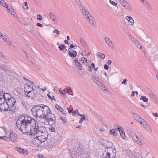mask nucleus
Masks as SVG:
<instances>
[{
  "mask_svg": "<svg viewBox=\"0 0 158 158\" xmlns=\"http://www.w3.org/2000/svg\"><path fill=\"white\" fill-rule=\"evenodd\" d=\"M16 125L18 129L23 134L35 136L39 133L40 128L35 120L28 116H22L17 119Z\"/></svg>",
  "mask_w": 158,
  "mask_h": 158,
  "instance_id": "obj_1",
  "label": "nucleus"
},
{
  "mask_svg": "<svg viewBox=\"0 0 158 158\" xmlns=\"http://www.w3.org/2000/svg\"><path fill=\"white\" fill-rule=\"evenodd\" d=\"M31 111L32 115L36 118L42 115L44 113L45 114L48 111H50V109L47 106L41 104L40 105L34 106Z\"/></svg>",
  "mask_w": 158,
  "mask_h": 158,
  "instance_id": "obj_2",
  "label": "nucleus"
},
{
  "mask_svg": "<svg viewBox=\"0 0 158 158\" xmlns=\"http://www.w3.org/2000/svg\"><path fill=\"white\" fill-rule=\"evenodd\" d=\"M79 9L86 18L87 21L94 27L95 26V20L93 16L89 13V12L83 6H80Z\"/></svg>",
  "mask_w": 158,
  "mask_h": 158,
  "instance_id": "obj_3",
  "label": "nucleus"
},
{
  "mask_svg": "<svg viewBox=\"0 0 158 158\" xmlns=\"http://www.w3.org/2000/svg\"><path fill=\"white\" fill-rule=\"evenodd\" d=\"M39 129V133L36 135L43 143L47 140L48 134L46 131L45 127H41Z\"/></svg>",
  "mask_w": 158,
  "mask_h": 158,
  "instance_id": "obj_4",
  "label": "nucleus"
},
{
  "mask_svg": "<svg viewBox=\"0 0 158 158\" xmlns=\"http://www.w3.org/2000/svg\"><path fill=\"white\" fill-rule=\"evenodd\" d=\"M87 61V59L85 57H82L78 61L77 58L74 59V63H73V65L75 66V67L77 68L78 70L79 71L81 70L82 68V64L85 63Z\"/></svg>",
  "mask_w": 158,
  "mask_h": 158,
  "instance_id": "obj_5",
  "label": "nucleus"
},
{
  "mask_svg": "<svg viewBox=\"0 0 158 158\" xmlns=\"http://www.w3.org/2000/svg\"><path fill=\"white\" fill-rule=\"evenodd\" d=\"M48 115L47 116V123H48L50 125H53L56 123V118L54 114L51 113V111L48 112Z\"/></svg>",
  "mask_w": 158,
  "mask_h": 158,
  "instance_id": "obj_6",
  "label": "nucleus"
},
{
  "mask_svg": "<svg viewBox=\"0 0 158 158\" xmlns=\"http://www.w3.org/2000/svg\"><path fill=\"white\" fill-rule=\"evenodd\" d=\"M49 111H48L45 114L44 113L42 115L36 117L37 119L40 122L46 124L47 123V116L48 115V113L49 112Z\"/></svg>",
  "mask_w": 158,
  "mask_h": 158,
  "instance_id": "obj_7",
  "label": "nucleus"
},
{
  "mask_svg": "<svg viewBox=\"0 0 158 158\" xmlns=\"http://www.w3.org/2000/svg\"><path fill=\"white\" fill-rule=\"evenodd\" d=\"M5 102V105H7L9 109H10V108L13 106L15 103L16 100L15 98L12 97Z\"/></svg>",
  "mask_w": 158,
  "mask_h": 158,
  "instance_id": "obj_8",
  "label": "nucleus"
},
{
  "mask_svg": "<svg viewBox=\"0 0 158 158\" xmlns=\"http://www.w3.org/2000/svg\"><path fill=\"white\" fill-rule=\"evenodd\" d=\"M131 40L135 45L140 49L142 48V46L139 42L134 37H133L131 39Z\"/></svg>",
  "mask_w": 158,
  "mask_h": 158,
  "instance_id": "obj_9",
  "label": "nucleus"
},
{
  "mask_svg": "<svg viewBox=\"0 0 158 158\" xmlns=\"http://www.w3.org/2000/svg\"><path fill=\"white\" fill-rule=\"evenodd\" d=\"M8 138V139H9L12 142H16L17 140V135L16 134H13V132L11 133L10 132V137Z\"/></svg>",
  "mask_w": 158,
  "mask_h": 158,
  "instance_id": "obj_10",
  "label": "nucleus"
},
{
  "mask_svg": "<svg viewBox=\"0 0 158 158\" xmlns=\"http://www.w3.org/2000/svg\"><path fill=\"white\" fill-rule=\"evenodd\" d=\"M5 104H5L4 105H3L2 104L0 105V111H6L9 110L10 111V112L11 113H13L15 112V110L14 109H6L5 106V105H6Z\"/></svg>",
  "mask_w": 158,
  "mask_h": 158,
  "instance_id": "obj_11",
  "label": "nucleus"
},
{
  "mask_svg": "<svg viewBox=\"0 0 158 158\" xmlns=\"http://www.w3.org/2000/svg\"><path fill=\"white\" fill-rule=\"evenodd\" d=\"M132 139L136 142V143L141 145L142 144V143L141 140L139 139V138L135 134H133L132 136Z\"/></svg>",
  "mask_w": 158,
  "mask_h": 158,
  "instance_id": "obj_12",
  "label": "nucleus"
},
{
  "mask_svg": "<svg viewBox=\"0 0 158 158\" xmlns=\"http://www.w3.org/2000/svg\"><path fill=\"white\" fill-rule=\"evenodd\" d=\"M126 19L127 20V23L128 25L131 26L134 24V20L131 16H127L126 17Z\"/></svg>",
  "mask_w": 158,
  "mask_h": 158,
  "instance_id": "obj_13",
  "label": "nucleus"
},
{
  "mask_svg": "<svg viewBox=\"0 0 158 158\" xmlns=\"http://www.w3.org/2000/svg\"><path fill=\"white\" fill-rule=\"evenodd\" d=\"M2 97L3 98L5 102L13 97L11 95L8 93H4L3 91V94H2Z\"/></svg>",
  "mask_w": 158,
  "mask_h": 158,
  "instance_id": "obj_14",
  "label": "nucleus"
},
{
  "mask_svg": "<svg viewBox=\"0 0 158 158\" xmlns=\"http://www.w3.org/2000/svg\"><path fill=\"white\" fill-rule=\"evenodd\" d=\"M68 54L70 57L74 58L77 55V52L73 50H70L68 52Z\"/></svg>",
  "mask_w": 158,
  "mask_h": 158,
  "instance_id": "obj_15",
  "label": "nucleus"
},
{
  "mask_svg": "<svg viewBox=\"0 0 158 158\" xmlns=\"http://www.w3.org/2000/svg\"><path fill=\"white\" fill-rule=\"evenodd\" d=\"M33 142L34 144L37 145L38 146L40 145L41 143H43L41 142V140H40V139L38 138V137L37 136L33 140Z\"/></svg>",
  "mask_w": 158,
  "mask_h": 158,
  "instance_id": "obj_16",
  "label": "nucleus"
},
{
  "mask_svg": "<svg viewBox=\"0 0 158 158\" xmlns=\"http://www.w3.org/2000/svg\"><path fill=\"white\" fill-rule=\"evenodd\" d=\"M25 92L27 93V94H26V96L28 97L29 98H33V92L32 90H27V88L25 87Z\"/></svg>",
  "mask_w": 158,
  "mask_h": 158,
  "instance_id": "obj_17",
  "label": "nucleus"
},
{
  "mask_svg": "<svg viewBox=\"0 0 158 158\" xmlns=\"http://www.w3.org/2000/svg\"><path fill=\"white\" fill-rule=\"evenodd\" d=\"M80 41L81 42V44L82 46L85 48L86 50L88 51V46L86 45V44L84 40L82 38H81L80 39Z\"/></svg>",
  "mask_w": 158,
  "mask_h": 158,
  "instance_id": "obj_18",
  "label": "nucleus"
},
{
  "mask_svg": "<svg viewBox=\"0 0 158 158\" xmlns=\"http://www.w3.org/2000/svg\"><path fill=\"white\" fill-rule=\"evenodd\" d=\"M93 80L94 82L99 87H100L103 84L100 81L98 80V79L97 78L94 77L93 78Z\"/></svg>",
  "mask_w": 158,
  "mask_h": 158,
  "instance_id": "obj_19",
  "label": "nucleus"
},
{
  "mask_svg": "<svg viewBox=\"0 0 158 158\" xmlns=\"http://www.w3.org/2000/svg\"><path fill=\"white\" fill-rule=\"evenodd\" d=\"M105 40L107 44H108L109 47H113L112 42L108 37H105Z\"/></svg>",
  "mask_w": 158,
  "mask_h": 158,
  "instance_id": "obj_20",
  "label": "nucleus"
},
{
  "mask_svg": "<svg viewBox=\"0 0 158 158\" xmlns=\"http://www.w3.org/2000/svg\"><path fill=\"white\" fill-rule=\"evenodd\" d=\"M1 60L2 62L5 64H8L9 63V60L6 58V57L3 55V56L1 57Z\"/></svg>",
  "mask_w": 158,
  "mask_h": 158,
  "instance_id": "obj_21",
  "label": "nucleus"
},
{
  "mask_svg": "<svg viewBox=\"0 0 158 158\" xmlns=\"http://www.w3.org/2000/svg\"><path fill=\"white\" fill-rule=\"evenodd\" d=\"M15 92H16L18 95L19 96H20L23 93V89H22L21 88L19 87H18L15 89Z\"/></svg>",
  "mask_w": 158,
  "mask_h": 158,
  "instance_id": "obj_22",
  "label": "nucleus"
},
{
  "mask_svg": "<svg viewBox=\"0 0 158 158\" xmlns=\"http://www.w3.org/2000/svg\"><path fill=\"white\" fill-rule=\"evenodd\" d=\"M2 94H3V91L0 92V105H4L5 101L3 98L2 97Z\"/></svg>",
  "mask_w": 158,
  "mask_h": 158,
  "instance_id": "obj_23",
  "label": "nucleus"
},
{
  "mask_svg": "<svg viewBox=\"0 0 158 158\" xmlns=\"http://www.w3.org/2000/svg\"><path fill=\"white\" fill-rule=\"evenodd\" d=\"M58 48L61 51L64 52L67 51V50L66 49V46L64 44L60 45L58 47Z\"/></svg>",
  "mask_w": 158,
  "mask_h": 158,
  "instance_id": "obj_24",
  "label": "nucleus"
},
{
  "mask_svg": "<svg viewBox=\"0 0 158 158\" xmlns=\"http://www.w3.org/2000/svg\"><path fill=\"white\" fill-rule=\"evenodd\" d=\"M49 15L51 19H52L54 21H55L56 16L52 12H50L49 13Z\"/></svg>",
  "mask_w": 158,
  "mask_h": 158,
  "instance_id": "obj_25",
  "label": "nucleus"
},
{
  "mask_svg": "<svg viewBox=\"0 0 158 158\" xmlns=\"http://www.w3.org/2000/svg\"><path fill=\"white\" fill-rule=\"evenodd\" d=\"M119 2H120L121 4L126 8H126V5L127 4V2L125 0H118Z\"/></svg>",
  "mask_w": 158,
  "mask_h": 158,
  "instance_id": "obj_26",
  "label": "nucleus"
},
{
  "mask_svg": "<svg viewBox=\"0 0 158 158\" xmlns=\"http://www.w3.org/2000/svg\"><path fill=\"white\" fill-rule=\"evenodd\" d=\"M97 54L98 56V58H101L103 59H104L105 57V55L103 53H100L98 52Z\"/></svg>",
  "mask_w": 158,
  "mask_h": 158,
  "instance_id": "obj_27",
  "label": "nucleus"
},
{
  "mask_svg": "<svg viewBox=\"0 0 158 158\" xmlns=\"http://www.w3.org/2000/svg\"><path fill=\"white\" fill-rule=\"evenodd\" d=\"M0 37L3 39L5 41H7V38L5 35L2 34L1 31H0Z\"/></svg>",
  "mask_w": 158,
  "mask_h": 158,
  "instance_id": "obj_28",
  "label": "nucleus"
},
{
  "mask_svg": "<svg viewBox=\"0 0 158 158\" xmlns=\"http://www.w3.org/2000/svg\"><path fill=\"white\" fill-rule=\"evenodd\" d=\"M145 130L147 131L148 132L151 133L152 132V129L149 125L148 124L147 126H146L145 128H144Z\"/></svg>",
  "mask_w": 158,
  "mask_h": 158,
  "instance_id": "obj_29",
  "label": "nucleus"
},
{
  "mask_svg": "<svg viewBox=\"0 0 158 158\" xmlns=\"http://www.w3.org/2000/svg\"><path fill=\"white\" fill-rule=\"evenodd\" d=\"M140 99L144 102H147L148 101V98L145 96H141Z\"/></svg>",
  "mask_w": 158,
  "mask_h": 158,
  "instance_id": "obj_30",
  "label": "nucleus"
},
{
  "mask_svg": "<svg viewBox=\"0 0 158 158\" xmlns=\"http://www.w3.org/2000/svg\"><path fill=\"white\" fill-rule=\"evenodd\" d=\"M109 133L110 135H113L114 136H117L116 133L115 132L114 130L113 129H111Z\"/></svg>",
  "mask_w": 158,
  "mask_h": 158,
  "instance_id": "obj_31",
  "label": "nucleus"
},
{
  "mask_svg": "<svg viewBox=\"0 0 158 158\" xmlns=\"http://www.w3.org/2000/svg\"><path fill=\"white\" fill-rule=\"evenodd\" d=\"M121 137L123 139H124L125 138V134L123 130L121 131L120 132Z\"/></svg>",
  "mask_w": 158,
  "mask_h": 158,
  "instance_id": "obj_32",
  "label": "nucleus"
},
{
  "mask_svg": "<svg viewBox=\"0 0 158 158\" xmlns=\"http://www.w3.org/2000/svg\"><path fill=\"white\" fill-rule=\"evenodd\" d=\"M55 108L57 110L60 111V112H62L63 111V109L62 107L59 105L56 104L55 106Z\"/></svg>",
  "mask_w": 158,
  "mask_h": 158,
  "instance_id": "obj_33",
  "label": "nucleus"
},
{
  "mask_svg": "<svg viewBox=\"0 0 158 158\" xmlns=\"http://www.w3.org/2000/svg\"><path fill=\"white\" fill-rule=\"evenodd\" d=\"M133 117L135 120L137 121L141 117L138 114L135 113L133 114Z\"/></svg>",
  "mask_w": 158,
  "mask_h": 158,
  "instance_id": "obj_34",
  "label": "nucleus"
},
{
  "mask_svg": "<svg viewBox=\"0 0 158 158\" xmlns=\"http://www.w3.org/2000/svg\"><path fill=\"white\" fill-rule=\"evenodd\" d=\"M125 32L127 34L128 38L130 39H131L133 37L131 36V33L129 31V30H126Z\"/></svg>",
  "mask_w": 158,
  "mask_h": 158,
  "instance_id": "obj_35",
  "label": "nucleus"
},
{
  "mask_svg": "<svg viewBox=\"0 0 158 158\" xmlns=\"http://www.w3.org/2000/svg\"><path fill=\"white\" fill-rule=\"evenodd\" d=\"M140 1H141L143 2V4L144 5L147 7H148V6H150L149 3L146 1H144L143 0H140Z\"/></svg>",
  "mask_w": 158,
  "mask_h": 158,
  "instance_id": "obj_36",
  "label": "nucleus"
},
{
  "mask_svg": "<svg viewBox=\"0 0 158 158\" xmlns=\"http://www.w3.org/2000/svg\"><path fill=\"white\" fill-rule=\"evenodd\" d=\"M151 99L155 103H157L158 102V100L157 98L155 96Z\"/></svg>",
  "mask_w": 158,
  "mask_h": 158,
  "instance_id": "obj_37",
  "label": "nucleus"
},
{
  "mask_svg": "<svg viewBox=\"0 0 158 158\" xmlns=\"http://www.w3.org/2000/svg\"><path fill=\"white\" fill-rule=\"evenodd\" d=\"M15 149L18 152H19L20 153V152H21L22 150H23V151H24V150L23 149L21 148H19V147H15Z\"/></svg>",
  "mask_w": 158,
  "mask_h": 158,
  "instance_id": "obj_38",
  "label": "nucleus"
},
{
  "mask_svg": "<svg viewBox=\"0 0 158 158\" xmlns=\"http://www.w3.org/2000/svg\"><path fill=\"white\" fill-rule=\"evenodd\" d=\"M24 151L23 150H22L21 152H20V153L24 155H26V154H28V151L27 150H26L24 149Z\"/></svg>",
  "mask_w": 158,
  "mask_h": 158,
  "instance_id": "obj_39",
  "label": "nucleus"
},
{
  "mask_svg": "<svg viewBox=\"0 0 158 158\" xmlns=\"http://www.w3.org/2000/svg\"><path fill=\"white\" fill-rule=\"evenodd\" d=\"M1 4L3 6H5L6 5V2L3 0H2L0 2Z\"/></svg>",
  "mask_w": 158,
  "mask_h": 158,
  "instance_id": "obj_40",
  "label": "nucleus"
},
{
  "mask_svg": "<svg viewBox=\"0 0 158 158\" xmlns=\"http://www.w3.org/2000/svg\"><path fill=\"white\" fill-rule=\"evenodd\" d=\"M43 17L40 15H38L37 16V20L41 21Z\"/></svg>",
  "mask_w": 158,
  "mask_h": 158,
  "instance_id": "obj_41",
  "label": "nucleus"
},
{
  "mask_svg": "<svg viewBox=\"0 0 158 158\" xmlns=\"http://www.w3.org/2000/svg\"><path fill=\"white\" fill-rule=\"evenodd\" d=\"M82 116H81L82 117H81L79 121V123H81L83 121V120H85V116L83 115H82Z\"/></svg>",
  "mask_w": 158,
  "mask_h": 158,
  "instance_id": "obj_42",
  "label": "nucleus"
},
{
  "mask_svg": "<svg viewBox=\"0 0 158 158\" xmlns=\"http://www.w3.org/2000/svg\"><path fill=\"white\" fill-rule=\"evenodd\" d=\"M23 8L24 9H28V7L27 6V2H25L24 3V5L23 6Z\"/></svg>",
  "mask_w": 158,
  "mask_h": 158,
  "instance_id": "obj_43",
  "label": "nucleus"
},
{
  "mask_svg": "<svg viewBox=\"0 0 158 158\" xmlns=\"http://www.w3.org/2000/svg\"><path fill=\"white\" fill-rule=\"evenodd\" d=\"M48 98L51 100H52L53 99L54 100V101H56V99L55 98V97L54 96H52V97H51L49 94H48Z\"/></svg>",
  "mask_w": 158,
  "mask_h": 158,
  "instance_id": "obj_44",
  "label": "nucleus"
},
{
  "mask_svg": "<svg viewBox=\"0 0 158 158\" xmlns=\"http://www.w3.org/2000/svg\"><path fill=\"white\" fill-rule=\"evenodd\" d=\"M101 89H104L105 91H107V88L105 87L104 85L103 84L100 87Z\"/></svg>",
  "mask_w": 158,
  "mask_h": 158,
  "instance_id": "obj_45",
  "label": "nucleus"
},
{
  "mask_svg": "<svg viewBox=\"0 0 158 158\" xmlns=\"http://www.w3.org/2000/svg\"><path fill=\"white\" fill-rule=\"evenodd\" d=\"M126 152L127 153V154L129 155V156H131V155H132V154L130 150H126Z\"/></svg>",
  "mask_w": 158,
  "mask_h": 158,
  "instance_id": "obj_46",
  "label": "nucleus"
},
{
  "mask_svg": "<svg viewBox=\"0 0 158 158\" xmlns=\"http://www.w3.org/2000/svg\"><path fill=\"white\" fill-rule=\"evenodd\" d=\"M110 2L112 5L114 6H116L117 5V3L114 2L112 1L111 0H110Z\"/></svg>",
  "mask_w": 158,
  "mask_h": 158,
  "instance_id": "obj_47",
  "label": "nucleus"
},
{
  "mask_svg": "<svg viewBox=\"0 0 158 158\" xmlns=\"http://www.w3.org/2000/svg\"><path fill=\"white\" fill-rule=\"evenodd\" d=\"M60 119L63 123H65L67 121L66 119L65 118H63L62 116L60 117Z\"/></svg>",
  "mask_w": 158,
  "mask_h": 158,
  "instance_id": "obj_48",
  "label": "nucleus"
},
{
  "mask_svg": "<svg viewBox=\"0 0 158 158\" xmlns=\"http://www.w3.org/2000/svg\"><path fill=\"white\" fill-rule=\"evenodd\" d=\"M65 91L67 92L68 93H70L71 92L72 90L70 89H69L68 88L66 87L64 88Z\"/></svg>",
  "mask_w": 158,
  "mask_h": 158,
  "instance_id": "obj_49",
  "label": "nucleus"
},
{
  "mask_svg": "<svg viewBox=\"0 0 158 158\" xmlns=\"http://www.w3.org/2000/svg\"><path fill=\"white\" fill-rule=\"evenodd\" d=\"M77 4L80 6H81V2L79 0H74Z\"/></svg>",
  "mask_w": 158,
  "mask_h": 158,
  "instance_id": "obj_50",
  "label": "nucleus"
},
{
  "mask_svg": "<svg viewBox=\"0 0 158 158\" xmlns=\"http://www.w3.org/2000/svg\"><path fill=\"white\" fill-rule=\"evenodd\" d=\"M4 139L5 140H6L7 139H8V137H7L6 136H0V139Z\"/></svg>",
  "mask_w": 158,
  "mask_h": 158,
  "instance_id": "obj_51",
  "label": "nucleus"
},
{
  "mask_svg": "<svg viewBox=\"0 0 158 158\" xmlns=\"http://www.w3.org/2000/svg\"><path fill=\"white\" fill-rule=\"evenodd\" d=\"M127 79H124L123 80V81L122 82V84H124L125 85H126L127 84Z\"/></svg>",
  "mask_w": 158,
  "mask_h": 158,
  "instance_id": "obj_52",
  "label": "nucleus"
},
{
  "mask_svg": "<svg viewBox=\"0 0 158 158\" xmlns=\"http://www.w3.org/2000/svg\"><path fill=\"white\" fill-rule=\"evenodd\" d=\"M149 96L151 99H152L155 96L154 94L152 93H150L149 94Z\"/></svg>",
  "mask_w": 158,
  "mask_h": 158,
  "instance_id": "obj_53",
  "label": "nucleus"
},
{
  "mask_svg": "<svg viewBox=\"0 0 158 158\" xmlns=\"http://www.w3.org/2000/svg\"><path fill=\"white\" fill-rule=\"evenodd\" d=\"M147 123H148L144 120L143 122L141 123V124L143 126L147 124Z\"/></svg>",
  "mask_w": 158,
  "mask_h": 158,
  "instance_id": "obj_54",
  "label": "nucleus"
},
{
  "mask_svg": "<svg viewBox=\"0 0 158 158\" xmlns=\"http://www.w3.org/2000/svg\"><path fill=\"white\" fill-rule=\"evenodd\" d=\"M2 64H0V69H2L3 71H6L7 70L5 69V68L3 67L2 65Z\"/></svg>",
  "mask_w": 158,
  "mask_h": 158,
  "instance_id": "obj_55",
  "label": "nucleus"
},
{
  "mask_svg": "<svg viewBox=\"0 0 158 158\" xmlns=\"http://www.w3.org/2000/svg\"><path fill=\"white\" fill-rule=\"evenodd\" d=\"M33 98H34L35 97H36L37 94V91H33Z\"/></svg>",
  "mask_w": 158,
  "mask_h": 158,
  "instance_id": "obj_56",
  "label": "nucleus"
},
{
  "mask_svg": "<svg viewBox=\"0 0 158 158\" xmlns=\"http://www.w3.org/2000/svg\"><path fill=\"white\" fill-rule=\"evenodd\" d=\"M50 130L51 131L53 132H54L56 131L55 128L53 127H52L51 128H50Z\"/></svg>",
  "mask_w": 158,
  "mask_h": 158,
  "instance_id": "obj_57",
  "label": "nucleus"
},
{
  "mask_svg": "<svg viewBox=\"0 0 158 158\" xmlns=\"http://www.w3.org/2000/svg\"><path fill=\"white\" fill-rule=\"evenodd\" d=\"M144 56L145 57L148 59H149L150 56H149L148 54L147 53H144Z\"/></svg>",
  "mask_w": 158,
  "mask_h": 158,
  "instance_id": "obj_58",
  "label": "nucleus"
},
{
  "mask_svg": "<svg viewBox=\"0 0 158 158\" xmlns=\"http://www.w3.org/2000/svg\"><path fill=\"white\" fill-rule=\"evenodd\" d=\"M144 119L143 118H142L141 117L140 118H139V119L137 121L140 123V124H141V122H143V121H144Z\"/></svg>",
  "mask_w": 158,
  "mask_h": 158,
  "instance_id": "obj_59",
  "label": "nucleus"
},
{
  "mask_svg": "<svg viewBox=\"0 0 158 158\" xmlns=\"http://www.w3.org/2000/svg\"><path fill=\"white\" fill-rule=\"evenodd\" d=\"M53 32L54 33H56L57 35H56V36H57L59 34V31H58V30H54Z\"/></svg>",
  "mask_w": 158,
  "mask_h": 158,
  "instance_id": "obj_60",
  "label": "nucleus"
},
{
  "mask_svg": "<svg viewBox=\"0 0 158 158\" xmlns=\"http://www.w3.org/2000/svg\"><path fill=\"white\" fill-rule=\"evenodd\" d=\"M54 90L55 91H56V92H58L60 91V90L58 87L57 86H55L54 87Z\"/></svg>",
  "mask_w": 158,
  "mask_h": 158,
  "instance_id": "obj_61",
  "label": "nucleus"
},
{
  "mask_svg": "<svg viewBox=\"0 0 158 158\" xmlns=\"http://www.w3.org/2000/svg\"><path fill=\"white\" fill-rule=\"evenodd\" d=\"M116 129L118 130L119 132H120L121 131H122L123 129L122 127H121L119 126L118 127H117Z\"/></svg>",
  "mask_w": 158,
  "mask_h": 158,
  "instance_id": "obj_62",
  "label": "nucleus"
},
{
  "mask_svg": "<svg viewBox=\"0 0 158 158\" xmlns=\"http://www.w3.org/2000/svg\"><path fill=\"white\" fill-rule=\"evenodd\" d=\"M104 68L106 70H108V69L109 67L107 64H105L104 65Z\"/></svg>",
  "mask_w": 158,
  "mask_h": 158,
  "instance_id": "obj_63",
  "label": "nucleus"
},
{
  "mask_svg": "<svg viewBox=\"0 0 158 158\" xmlns=\"http://www.w3.org/2000/svg\"><path fill=\"white\" fill-rule=\"evenodd\" d=\"M36 25L37 26H39V27H42L43 26V25L42 24H40V23H37Z\"/></svg>",
  "mask_w": 158,
  "mask_h": 158,
  "instance_id": "obj_64",
  "label": "nucleus"
}]
</instances>
